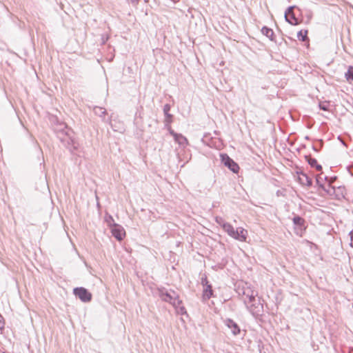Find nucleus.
Listing matches in <instances>:
<instances>
[{
  "mask_svg": "<svg viewBox=\"0 0 353 353\" xmlns=\"http://www.w3.org/2000/svg\"><path fill=\"white\" fill-rule=\"evenodd\" d=\"M220 218L221 217H216V222L221 226V225H223V222L221 221Z\"/></svg>",
  "mask_w": 353,
  "mask_h": 353,
  "instance_id": "nucleus-34",
  "label": "nucleus"
},
{
  "mask_svg": "<svg viewBox=\"0 0 353 353\" xmlns=\"http://www.w3.org/2000/svg\"><path fill=\"white\" fill-rule=\"evenodd\" d=\"M174 139L180 146L185 147L188 145V139L181 134L179 133Z\"/></svg>",
  "mask_w": 353,
  "mask_h": 353,
  "instance_id": "nucleus-21",
  "label": "nucleus"
},
{
  "mask_svg": "<svg viewBox=\"0 0 353 353\" xmlns=\"http://www.w3.org/2000/svg\"><path fill=\"white\" fill-rule=\"evenodd\" d=\"M94 113L102 118V121L106 123L107 119L105 118V115L107 114V111L105 108L99 106H95L94 108Z\"/></svg>",
  "mask_w": 353,
  "mask_h": 353,
  "instance_id": "nucleus-18",
  "label": "nucleus"
},
{
  "mask_svg": "<svg viewBox=\"0 0 353 353\" xmlns=\"http://www.w3.org/2000/svg\"><path fill=\"white\" fill-rule=\"evenodd\" d=\"M61 127L62 128L57 132V138L64 147L74 152L77 150L79 143L74 137L73 130L64 124L61 125Z\"/></svg>",
  "mask_w": 353,
  "mask_h": 353,
  "instance_id": "nucleus-1",
  "label": "nucleus"
},
{
  "mask_svg": "<svg viewBox=\"0 0 353 353\" xmlns=\"http://www.w3.org/2000/svg\"><path fill=\"white\" fill-rule=\"evenodd\" d=\"M243 302L246 305L247 309L253 316L257 318L263 315V304L261 303V299L260 297L256 298V296H254L253 299H251L248 301L245 299Z\"/></svg>",
  "mask_w": 353,
  "mask_h": 353,
  "instance_id": "nucleus-3",
  "label": "nucleus"
},
{
  "mask_svg": "<svg viewBox=\"0 0 353 353\" xmlns=\"http://www.w3.org/2000/svg\"><path fill=\"white\" fill-rule=\"evenodd\" d=\"M109 218H110V219L112 221H114V220H113V219H112V216H110V217H109Z\"/></svg>",
  "mask_w": 353,
  "mask_h": 353,
  "instance_id": "nucleus-38",
  "label": "nucleus"
},
{
  "mask_svg": "<svg viewBox=\"0 0 353 353\" xmlns=\"http://www.w3.org/2000/svg\"><path fill=\"white\" fill-rule=\"evenodd\" d=\"M312 150L316 152H319V150L317 149L314 145H312Z\"/></svg>",
  "mask_w": 353,
  "mask_h": 353,
  "instance_id": "nucleus-35",
  "label": "nucleus"
},
{
  "mask_svg": "<svg viewBox=\"0 0 353 353\" xmlns=\"http://www.w3.org/2000/svg\"><path fill=\"white\" fill-rule=\"evenodd\" d=\"M295 8L294 6H289L285 12V21L292 26H296L299 23V19L295 17L292 10Z\"/></svg>",
  "mask_w": 353,
  "mask_h": 353,
  "instance_id": "nucleus-6",
  "label": "nucleus"
},
{
  "mask_svg": "<svg viewBox=\"0 0 353 353\" xmlns=\"http://www.w3.org/2000/svg\"><path fill=\"white\" fill-rule=\"evenodd\" d=\"M201 284L203 287H205V286H207V285H210V283H209L206 276H205L201 278Z\"/></svg>",
  "mask_w": 353,
  "mask_h": 353,
  "instance_id": "nucleus-27",
  "label": "nucleus"
},
{
  "mask_svg": "<svg viewBox=\"0 0 353 353\" xmlns=\"http://www.w3.org/2000/svg\"><path fill=\"white\" fill-rule=\"evenodd\" d=\"M225 325L231 330L233 335L236 336L241 332V329L239 325L231 319H226L225 320Z\"/></svg>",
  "mask_w": 353,
  "mask_h": 353,
  "instance_id": "nucleus-10",
  "label": "nucleus"
},
{
  "mask_svg": "<svg viewBox=\"0 0 353 353\" xmlns=\"http://www.w3.org/2000/svg\"><path fill=\"white\" fill-rule=\"evenodd\" d=\"M316 183L317 185L321 188V184H323L321 182V176H316Z\"/></svg>",
  "mask_w": 353,
  "mask_h": 353,
  "instance_id": "nucleus-30",
  "label": "nucleus"
},
{
  "mask_svg": "<svg viewBox=\"0 0 353 353\" xmlns=\"http://www.w3.org/2000/svg\"><path fill=\"white\" fill-rule=\"evenodd\" d=\"M174 2H176L178 1L179 0H172Z\"/></svg>",
  "mask_w": 353,
  "mask_h": 353,
  "instance_id": "nucleus-40",
  "label": "nucleus"
},
{
  "mask_svg": "<svg viewBox=\"0 0 353 353\" xmlns=\"http://www.w3.org/2000/svg\"><path fill=\"white\" fill-rule=\"evenodd\" d=\"M246 234L247 231L245 230L243 228H238L235 229L234 234L232 235V238L238 240L239 241H246Z\"/></svg>",
  "mask_w": 353,
  "mask_h": 353,
  "instance_id": "nucleus-11",
  "label": "nucleus"
},
{
  "mask_svg": "<svg viewBox=\"0 0 353 353\" xmlns=\"http://www.w3.org/2000/svg\"><path fill=\"white\" fill-rule=\"evenodd\" d=\"M171 109V106L170 104L166 103L164 105L163 110L165 115V125H169L170 123L172 122V114H170V111Z\"/></svg>",
  "mask_w": 353,
  "mask_h": 353,
  "instance_id": "nucleus-14",
  "label": "nucleus"
},
{
  "mask_svg": "<svg viewBox=\"0 0 353 353\" xmlns=\"http://www.w3.org/2000/svg\"><path fill=\"white\" fill-rule=\"evenodd\" d=\"M169 133L173 137V138L174 139L176 137H177V134L179 133H176L172 129H171L170 128H169Z\"/></svg>",
  "mask_w": 353,
  "mask_h": 353,
  "instance_id": "nucleus-31",
  "label": "nucleus"
},
{
  "mask_svg": "<svg viewBox=\"0 0 353 353\" xmlns=\"http://www.w3.org/2000/svg\"><path fill=\"white\" fill-rule=\"evenodd\" d=\"M74 295L83 303L91 301L92 295L89 290L83 287H77L73 289Z\"/></svg>",
  "mask_w": 353,
  "mask_h": 353,
  "instance_id": "nucleus-4",
  "label": "nucleus"
},
{
  "mask_svg": "<svg viewBox=\"0 0 353 353\" xmlns=\"http://www.w3.org/2000/svg\"><path fill=\"white\" fill-rule=\"evenodd\" d=\"M106 123H109L111 128L115 132H122L124 131V128L123 126H121V123H119V126H118L115 123H113L110 119H108Z\"/></svg>",
  "mask_w": 353,
  "mask_h": 353,
  "instance_id": "nucleus-22",
  "label": "nucleus"
},
{
  "mask_svg": "<svg viewBox=\"0 0 353 353\" xmlns=\"http://www.w3.org/2000/svg\"><path fill=\"white\" fill-rule=\"evenodd\" d=\"M327 179H328L327 176H325V180H327Z\"/></svg>",
  "mask_w": 353,
  "mask_h": 353,
  "instance_id": "nucleus-39",
  "label": "nucleus"
},
{
  "mask_svg": "<svg viewBox=\"0 0 353 353\" xmlns=\"http://www.w3.org/2000/svg\"><path fill=\"white\" fill-rule=\"evenodd\" d=\"M336 179V176L332 178L328 181V184L327 185H325L324 184H321V188L326 192L327 195L332 196L334 195V193L335 192V186H332L331 185V183Z\"/></svg>",
  "mask_w": 353,
  "mask_h": 353,
  "instance_id": "nucleus-12",
  "label": "nucleus"
},
{
  "mask_svg": "<svg viewBox=\"0 0 353 353\" xmlns=\"http://www.w3.org/2000/svg\"><path fill=\"white\" fill-rule=\"evenodd\" d=\"M242 294L245 296L248 299V301L251 299H254V296H257V292L251 290L250 288H243Z\"/></svg>",
  "mask_w": 353,
  "mask_h": 353,
  "instance_id": "nucleus-20",
  "label": "nucleus"
},
{
  "mask_svg": "<svg viewBox=\"0 0 353 353\" xmlns=\"http://www.w3.org/2000/svg\"><path fill=\"white\" fill-rule=\"evenodd\" d=\"M296 174L298 181L301 185H306L307 187L312 185V180L307 174L302 171H297Z\"/></svg>",
  "mask_w": 353,
  "mask_h": 353,
  "instance_id": "nucleus-8",
  "label": "nucleus"
},
{
  "mask_svg": "<svg viewBox=\"0 0 353 353\" xmlns=\"http://www.w3.org/2000/svg\"><path fill=\"white\" fill-rule=\"evenodd\" d=\"M345 187L338 186L335 187V192L334 193V196L336 199L341 200L345 198Z\"/></svg>",
  "mask_w": 353,
  "mask_h": 353,
  "instance_id": "nucleus-17",
  "label": "nucleus"
},
{
  "mask_svg": "<svg viewBox=\"0 0 353 353\" xmlns=\"http://www.w3.org/2000/svg\"><path fill=\"white\" fill-rule=\"evenodd\" d=\"M305 139L306 140H309V139H310V137H309V136H306V137H305Z\"/></svg>",
  "mask_w": 353,
  "mask_h": 353,
  "instance_id": "nucleus-37",
  "label": "nucleus"
},
{
  "mask_svg": "<svg viewBox=\"0 0 353 353\" xmlns=\"http://www.w3.org/2000/svg\"><path fill=\"white\" fill-rule=\"evenodd\" d=\"M214 296V291L212 289V285L211 284L207 285V286L204 287L203 290L202 298L203 301H207Z\"/></svg>",
  "mask_w": 353,
  "mask_h": 353,
  "instance_id": "nucleus-15",
  "label": "nucleus"
},
{
  "mask_svg": "<svg viewBox=\"0 0 353 353\" xmlns=\"http://www.w3.org/2000/svg\"><path fill=\"white\" fill-rule=\"evenodd\" d=\"M210 138V134H205L202 138V141L205 143H207V140Z\"/></svg>",
  "mask_w": 353,
  "mask_h": 353,
  "instance_id": "nucleus-28",
  "label": "nucleus"
},
{
  "mask_svg": "<svg viewBox=\"0 0 353 353\" xmlns=\"http://www.w3.org/2000/svg\"><path fill=\"white\" fill-rule=\"evenodd\" d=\"M158 294L163 301L170 303L174 308H177V305L182 304L179 294L174 290L161 288L158 289Z\"/></svg>",
  "mask_w": 353,
  "mask_h": 353,
  "instance_id": "nucleus-2",
  "label": "nucleus"
},
{
  "mask_svg": "<svg viewBox=\"0 0 353 353\" xmlns=\"http://www.w3.org/2000/svg\"><path fill=\"white\" fill-rule=\"evenodd\" d=\"M305 159L311 168H315L317 171L322 170V166L317 163L315 158H312L310 154L305 155Z\"/></svg>",
  "mask_w": 353,
  "mask_h": 353,
  "instance_id": "nucleus-13",
  "label": "nucleus"
},
{
  "mask_svg": "<svg viewBox=\"0 0 353 353\" xmlns=\"http://www.w3.org/2000/svg\"><path fill=\"white\" fill-rule=\"evenodd\" d=\"M307 30H305L304 32L301 30L297 33V38L299 40L305 41L307 39Z\"/></svg>",
  "mask_w": 353,
  "mask_h": 353,
  "instance_id": "nucleus-24",
  "label": "nucleus"
},
{
  "mask_svg": "<svg viewBox=\"0 0 353 353\" xmlns=\"http://www.w3.org/2000/svg\"><path fill=\"white\" fill-rule=\"evenodd\" d=\"M347 170L351 174V175H353V165L347 167Z\"/></svg>",
  "mask_w": 353,
  "mask_h": 353,
  "instance_id": "nucleus-33",
  "label": "nucleus"
},
{
  "mask_svg": "<svg viewBox=\"0 0 353 353\" xmlns=\"http://www.w3.org/2000/svg\"><path fill=\"white\" fill-rule=\"evenodd\" d=\"M112 235L118 241H121L125 236V231L124 228L117 224L114 223L111 229Z\"/></svg>",
  "mask_w": 353,
  "mask_h": 353,
  "instance_id": "nucleus-7",
  "label": "nucleus"
},
{
  "mask_svg": "<svg viewBox=\"0 0 353 353\" xmlns=\"http://www.w3.org/2000/svg\"><path fill=\"white\" fill-rule=\"evenodd\" d=\"M319 107L320 110H322L323 111H328L330 104L328 102L319 103Z\"/></svg>",
  "mask_w": 353,
  "mask_h": 353,
  "instance_id": "nucleus-25",
  "label": "nucleus"
},
{
  "mask_svg": "<svg viewBox=\"0 0 353 353\" xmlns=\"http://www.w3.org/2000/svg\"><path fill=\"white\" fill-rule=\"evenodd\" d=\"M3 353H4V352H3Z\"/></svg>",
  "mask_w": 353,
  "mask_h": 353,
  "instance_id": "nucleus-41",
  "label": "nucleus"
},
{
  "mask_svg": "<svg viewBox=\"0 0 353 353\" xmlns=\"http://www.w3.org/2000/svg\"><path fill=\"white\" fill-rule=\"evenodd\" d=\"M4 327V322H3V318L0 314V330L3 329Z\"/></svg>",
  "mask_w": 353,
  "mask_h": 353,
  "instance_id": "nucleus-32",
  "label": "nucleus"
},
{
  "mask_svg": "<svg viewBox=\"0 0 353 353\" xmlns=\"http://www.w3.org/2000/svg\"><path fill=\"white\" fill-rule=\"evenodd\" d=\"M220 219L223 222V225H221L222 228L232 237L234 234V228L230 223L225 222L222 218H220Z\"/></svg>",
  "mask_w": 353,
  "mask_h": 353,
  "instance_id": "nucleus-16",
  "label": "nucleus"
},
{
  "mask_svg": "<svg viewBox=\"0 0 353 353\" xmlns=\"http://www.w3.org/2000/svg\"><path fill=\"white\" fill-rule=\"evenodd\" d=\"M345 77L347 81H353V66L350 65L347 72L345 73Z\"/></svg>",
  "mask_w": 353,
  "mask_h": 353,
  "instance_id": "nucleus-23",
  "label": "nucleus"
},
{
  "mask_svg": "<svg viewBox=\"0 0 353 353\" xmlns=\"http://www.w3.org/2000/svg\"><path fill=\"white\" fill-rule=\"evenodd\" d=\"M349 236L350 237V246H352L353 248V229L349 233Z\"/></svg>",
  "mask_w": 353,
  "mask_h": 353,
  "instance_id": "nucleus-29",
  "label": "nucleus"
},
{
  "mask_svg": "<svg viewBox=\"0 0 353 353\" xmlns=\"http://www.w3.org/2000/svg\"><path fill=\"white\" fill-rule=\"evenodd\" d=\"M132 3H136L138 1V0H130Z\"/></svg>",
  "mask_w": 353,
  "mask_h": 353,
  "instance_id": "nucleus-36",
  "label": "nucleus"
},
{
  "mask_svg": "<svg viewBox=\"0 0 353 353\" xmlns=\"http://www.w3.org/2000/svg\"><path fill=\"white\" fill-rule=\"evenodd\" d=\"M175 309L176 310L177 313L179 314L183 315V314H187L186 309L183 305H177V308H175Z\"/></svg>",
  "mask_w": 353,
  "mask_h": 353,
  "instance_id": "nucleus-26",
  "label": "nucleus"
},
{
  "mask_svg": "<svg viewBox=\"0 0 353 353\" xmlns=\"http://www.w3.org/2000/svg\"><path fill=\"white\" fill-rule=\"evenodd\" d=\"M261 32L263 35H265L268 38H269L270 41H274V39H275L274 33L272 28H268L267 26H263L261 28Z\"/></svg>",
  "mask_w": 353,
  "mask_h": 353,
  "instance_id": "nucleus-19",
  "label": "nucleus"
},
{
  "mask_svg": "<svg viewBox=\"0 0 353 353\" xmlns=\"http://www.w3.org/2000/svg\"><path fill=\"white\" fill-rule=\"evenodd\" d=\"M292 221L294 225H296L299 230V232H296V234L302 236L303 231L305 230L304 219L299 215H296L293 217Z\"/></svg>",
  "mask_w": 353,
  "mask_h": 353,
  "instance_id": "nucleus-9",
  "label": "nucleus"
},
{
  "mask_svg": "<svg viewBox=\"0 0 353 353\" xmlns=\"http://www.w3.org/2000/svg\"><path fill=\"white\" fill-rule=\"evenodd\" d=\"M221 163L227 167L233 173H238L239 170V166L232 158H230L227 154H220Z\"/></svg>",
  "mask_w": 353,
  "mask_h": 353,
  "instance_id": "nucleus-5",
  "label": "nucleus"
}]
</instances>
